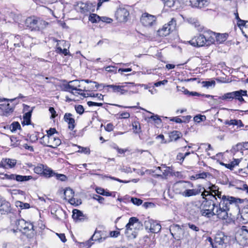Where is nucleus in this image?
Listing matches in <instances>:
<instances>
[{"mask_svg":"<svg viewBox=\"0 0 248 248\" xmlns=\"http://www.w3.org/2000/svg\"><path fill=\"white\" fill-rule=\"evenodd\" d=\"M64 199L66 200H67L70 204L75 205H78V204L79 201L78 200L74 198V192L71 188L67 187L65 189L64 191Z\"/></svg>","mask_w":248,"mask_h":248,"instance_id":"obj_12","label":"nucleus"},{"mask_svg":"<svg viewBox=\"0 0 248 248\" xmlns=\"http://www.w3.org/2000/svg\"><path fill=\"white\" fill-rule=\"evenodd\" d=\"M236 238L242 245L248 244V230L246 226H243Z\"/></svg>","mask_w":248,"mask_h":248,"instance_id":"obj_13","label":"nucleus"},{"mask_svg":"<svg viewBox=\"0 0 248 248\" xmlns=\"http://www.w3.org/2000/svg\"><path fill=\"white\" fill-rule=\"evenodd\" d=\"M215 81L214 80L211 81H204L202 82V86L207 88H209L212 86H214L215 85Z\"/></svg>","mask_w":248,"mask_h":248,"instance_id":"obj_45","label":"nucleus"},{"mask_svg":"<svg viewBox=\"0 0 248 248\" xmlns=\"http://www.w3.org/2000/svg\"><path fill=\"white\" fill-rule=\"evenodd\" d=\"M45 166L43 164H39L36 167L34 168V172L38 174H40L42 175V173H43V170L45 168Z\"/></svg>","mask_w":248,"mask_h":248,"instance_id":"obj_41","label":"nucleus"},{"mask_svg":"<svg viewBox=\"0 0 248 248\" xmlns=\"http://www.w3.org/2000/svg\"><path fill=\"white\" fill-rule=\"evenodd\" d=\"M238 123H241V120H237L235 119L231 120L230 121H226L225 122V124L229 125H237Z\"/></svg>","mask_w":248,"mask_h":248,"instance_id":"obj_52","label":"nucleus"},{"mask_svg":"<svg viewBox=\"0 0 248 248\" xmlns=\"http://www.w3.org/2000/svg\"><path fill=\"white\" fill-rule=\"evenodd\" d=\"M37 17L30 16L28 17L25 22V25L27 28L31 31H36V24Z\"/></svg>","mask_w":248,"mask_h":248,"instance_id":"obj_16","label":"nucleus"},{"mask_svg":"<svg viewBox=\"0 0 248 248\" xmlns=\"http://www.w3.org/2000/svg\"><path fill=\"white\" fill-rule=\"evenodd\" d=\"M202 192V188L198 189H186L181 193V195L185 197L196 196Z\"/></svg>","mask_w":248,"mask_h":248,"instance_id":"obj_25","label":"nucleus"},{"mask_svg":"<svg viewBox=\"0 0 248 248\" xmlns=\"http://www.w3.org/2000/svg\"><path fill=\"white\" fill-rule=\"evenodd\" d=\"M216 197H217L218 198H219L221 200V201L219 202H222L224 197H225L226 199H227L229 201V202L227 203H228L227 206L228 207V211L230 210V205L231 204H236V203H237L238 202L241 203L242 202H241L242 200L239 198H236L235 197H231V196H225V195L222 196L221 192L219 191V190H218V191H217L214 194L211 195V198H212L213 200H215L216 201L217 200Z\"/></svg>","mask_w":248,"mask_h":248,"instance_id":"obj_5","label":"nucleus"},{"mask_svg":"<svg viewBox=\"0 0 248 248\" xmlns=\"http://www.w3.org/2000/svg\"><path fill=\"white\" fill-rule=\"evenodd\" d=\"M0 175L2 179L16 180L17 182H25L33 179L31 176H23L15 174L0 173Z\"/></svg>","mask_w":248,"mask_h":248,"instance_id":"obj_7","label":"nucleus"},{"mask_svg":"<svg viewBox=\"0 0 248 248\" xmlns=\"http://www.w3.org/2000/svg\"><path fill=\"white\" fill-rule=\"evenodd\" d=\"M105 69L106 71L110 73H117V67L114 66H108L105 67Z\"/></svg>","mask_w":248,"mask_h":248,"instance_id":"obj_51","label":"nucleus"},{"mask_svg":"<svg viewBox=\"0 0 248 248\" xmlns=\"http://www.w3.org/2000/svg\"><path fill=\"white\" fill-rule=\"evenodd\" d=\"M131 202L135 205L139 206L142 203V201L137 198H132L131 199Z\"/></svg>","mask_w":248,"mask_h":248,"instance_id":"obj_54","label":"nucleus"},{"mask_svg":"<svg viewBox=\"0 0 248 248\" xmlns=\"http://www.w3.org/2000/svg\"><path fill=\"white\" fill-rule=\"evenodd\" d=\"M118 17L122 21L127 20V17L129 16V12L125 8H120L117 11Z\"/></svg>","mask_w":248,"mask_h":248,"instance_id":"obj_26","label":"nucleus"},{"mask_svg":"<svg viewBox=\"0 0 248 248\" xmlns=\"http://www.w3.org/2000/svg\"><path fill=\"white\" fill-rule=\"evenodd\" d=\"M56 177V178L58 180H60L62 181H64L66 179V176L64 174H56L55 175Z\"/></svg>","mask_w":248,"mask_h":248,"instance_id":"obj_58","label":"nucleus"},{"mask_svg":"<svg viewBox=\"0 0 248 248\" xmlns=\"http://www.w3.org/2000/svg\"><path fill=\"white\" fill-rule=\"evenodd\" d=\"M218 204V203H217L212 198H211L209 200L206 199V200H204L202 202L201 206L202 208L216 210V207Z\"/></svg>","mask_w":248,"mask_h":248,"instance_id":"obj_20","label":"nucleus"},{"mask_svg":"<svg viewBox=\"0 0 248 248\" xmlns=\"http://www.w3.org/2000/svg\"><path fill=\"white\" fill-rule=\"evenodd\" d=\"M209 174L207 172H203L201 173L196 174L194 175L191 176V179H204L207 177V175Z\"/></svg>","mask_w":248,"mask_h":248,"instance_id":"obj_37","label":"nucleus"},{"mask_svg":"<svg viewBox=\"0 0 248 248\" xmlns=\"http://www.w3.org/2000/svg\"><path fill=\"white\" fill-rule=\"evenodd\" d=\"M16 207H19L21 209H29L30 207V205L28 203H23L20 201H17L16 202Z\"/></svg>","mask_w":248,"mask_h":248,"instance_id":"obj_42","label":"nucleus"},{"mask_svg":"<svg viewBox=\"0 0 248 248\" xmlns=\"http://www.w3.org/2000/svg\"><path fill=\"white\" fill-rule=\"evenodd\" d=\"M132 126L135 133L138 134L141 132L140 124L139 123L134 122L132 123Z\"/></svg>","mask_w":248,"mask_h":248,"instance_id":"obj_44","label":"nucleus"},{"mask_svg":"<svg viewBox=\"0 0 248 248\" xmlns=\"http://www.w3.org/2000/svg\"><path fill=\"white\" fill-rule=\"evenodd\" d=\"M208 189H209V191L211 193L212 195L215 193L217 191H218L219 190V188L217 186H216L215 185H212L208 187Z\"/></svg>","mask_w":248,"mask_h":248,"instance_id":"obj_53","label":"nucleus"},{"mask_svg":"<svg viewBox=\"0 0 248 248\" xmlns=\"http://www.w3.org/2000/svg\"><path fill=\"white\" fill-rule=\"evenodd\" d=\"M72 114L70 113H66L64 114L63 119L65 122L68 124V128L70 130H73L75 126V121L73 118H72Z\"/></svg>","mask_w":248,"mask_h":248,"instance_id":"obj_24","label":"nucleus"},{"mask_svg":"<svg viewBox=\"0 0 248 248\" xmlns=\"http://www.w3.org/2000/svg\"><path fill=\"white\" fill-rule=\"evenodd\" d=\"M206 120V117L205 115H202L198 114L196 115L194 117V120L195 122L197 123H200L201 122L204 121Z\"/></svg>","mask_w":248,"mask_h":248,"instance_id":"obj_47","label":"nucleus"},{"mask_svg":"<svg viewBox=\"0 0 248 248\" xmlns=\"http://www.w3.org/2000/svg\"><path fill=\"white\" fill-rule=\"evenodd\" d=\"M229 202V201L226 199L224 197L222 202L218 203L216 210L202 208L200 211L201 214L202 216L207 218H210L214 216H216L219 219H227L229 217L228 207L227 206V203Z\"/></svg>","mask_w":248,"mask_h":248,"instance_id":"obj_1","label":"nucleus"},{"mask_svg":"<svg viewBox=\"0 0 248 248\" xmlns=\"http://www.w3.org/2000/svg\"><path fill=\"white\" fill-rule=\"evenodd\" d=\"M55 175V173L49 168L45 166L43 170V173L42 175L46 177L49 178Z\"/></svg>","mask_w":248,"mask_h":248,"instance_id":"obj_30","label":"nucleus"},{"mask_svg":"<svg viewBox=\"0 0 248 248\" xmlns=\"http://www.w3.org/2000/svg\"><path fill=\"white\" fill-rule=\"evenodd\" d=\"M108 237V234L105 232L95 231L92 237L87 242L89 247H90L93 243L91 241H98L99 243L102 242Z\"/></svg>","mask_w":248,"mask_h":248,"instance_id":"obj_9","label":"nucleus"},{"mask_svg":"<svg viewBox=\"0 0 248 248\" xmlns=\"http://www.w3.org/2000/svg\"><path fill=\"white\" fill-rule=\"evenodd\" d=\"M228 37V34L227 33H217V34L215 33V38H216L217 41L219 44L227 40Z\"/></svg>","mask_w":248,"mask_h":248,"instance_id":"obj_32","label":"nucleus"},{"mask_svg":"<svg viewBox=\"0 0 248 248\" xmlns=\"http://www.w3.org/2000/svg\"><path fill=\"white\" fill-rule=\"evenodd\" d=\"M120 235V232L117 231H111L109 232V235L112 237H117Z\"/></svg>","mask_w":248,"mask_h":248,"instance_id":"obj_62","label":"nucleus"},{"mask_svg":"<svg viewBox=\"0 0 248 248\" xmlns=\"http://www.w3.org/2000/svg\"><path fill=\"white\" fill-rule=\"evenodd\" d=\"M159 171L158 173L155 174L156 177H160L162 178L166 179L170 173L169 168L164 166L162 167H158L156 168V170Z\"/></svg>","mask_w":248,"mask_h":248,"instance_id":"obj_18","label":"nucleus"},{"mask_svg":"<svg viewBox=\"0 0 248 248\" xmlns=\"http://www.w3.org/2000/svg\"><path fill=\"white\" fill-rule=\"evenodd\" d=\"M139 219L135 217H130L129 219L128 223L125 226V233L127 237H131L133 235L134 231L133 229L135 228V224L140 223Z\"/></svg>","mask_w":248,"mask_h":248,"instance_id":"obj_10","label":"nucleus"},{"mask_svg":"<svg viewBox=\"0 0 248 248\" xmlns=\"http://www.w3.org/2000/svg\"><path fill=\"white\" fill-rule=\"evenodd\" d=\"M190 3L192 7L200 9L208 5L207 0H190Z\"/></svg>","mask_w":248,"mask_h":248,"instance_id":"obj_23","label":"nucleus"},{"mask_svg":"<svg viewBox=\"0 0 248 248\" xmlns=\"http://www.w3.org/2000/svg\"><path fill=\"white\" fill-rule=\"evenodd\" d=\"M168 82V80L166 79L163 80L162 81H160L157 82H155L154 84V85L156 87H158L161 86V85H165Z\"/></svg>","mask_w":248,"mask_h":248,"instance_id":"obj_63","label":"nucleus"},{"mask_svg":"<svg viewBox=\"0 0 248 248\" xmlns=\"http://www.w3.org/2000/svg\"><path fill=\"white\" fill-rule=\"evenodd\" d=\"M176 28V20L172 18L167 24H165L161 29L157 31V34L160 36H166L170 32L174 31Z\"/></svg>","mask_w":248,"mask_h":248,"instance_id":"obj_4","label":"nucleus"},{"mask_svg":"<svg viewBox=\"0 0 248 248\" xmlns=\"http://www.w3.org/2000/svg\"><path fill=\"white\" fill-rule=\"evenodd\" d=\"M114 126L111 123H109L105 126V129L108 132H110L113 130Z\"/></svg>","mask_w":248,"mask_h":248,"instance_id":"obj_60","label":"nucleus"},{"mask_svg":"<svg viewBox=\"0 0 248 248\" xmlns=\"http://www.w3.org/2000/svg\"><path fill=\"white\" fill-rule=\"evenodd\" d=\"M95 6V3L93 4L89 2L86 3L80 2L78 4L80 12L82 14L94 11Z\"/></svg>","mask_w":248,"mask_h":248,"instance_id":"obj_14","label":"nucleus"},{"mask_svg":"<svg viewBox=\"0 0 248 248\" xmlns=\"http://www.w3.org/2000/svg\"><path fill=\"white\" fill-rule=\"evenodd\" d=\"M80 81L78 80H74L69 82L68 84L64 85V91L72 93L70 90H76L79 91H82V90L78 88V86H79V83H80Z\"/></svg>","mask_w":248,"mask_h":248,"instance_id":"obj_17","label":"nucleus"},{"mask_svg":"<svg viewBox=\"0 0 248 248\" xmlns=\"http://www.w3.org/2000/svg\"><path fill=\"white\" fill-rule=\"evenodd\" d=\"M182 136V133L178 131H173L169 135L170 141H176Z\"/></svg>","mask_w":248,"mask_h":248,"instance_id":"obj_31","label":"nucleus"},{"mask_svg":"<svg viewBox=\"0 0 248 248\" xmlns=\"http://www.w3.org/2000/svg\"><path fill=\"white\" fill-rule=\"evenodd\" d=\"M6 166L8 168H13L16 165L17 161L15 159L4 158Z\"/></svg>","mask_w":248,"mask_h":248,"instance_id":"obj_35","label":"nucleus"},{"mask_svg":"<svg viewBox=\"0 0 248 248\" xmlns=\"http://www.w3.org/2000/svg\"><path fill=\"white\" fill-rule=\"evenodd\" d=\"M56 52L59 54H63L65 56L68 54L69 51L66 48L62 49L61 47H57Z\"/></svg>","mask_w":248,"mask_h":248,"instance_id":"obj_50","label":"nucleus"},{"mask_svg":"<svg viewBox=\"0 0 248 248\" xmlns=\"http://www.w3.org/2000/svg\"><path fill=\"white\" fill-rule=\"evenodd\" d=\"M87 104L89 107L92 106H98L101 107L103 105L102 103H96L92 101H88Z\"/></svg>","mask_w":248,"mask_h":248,"instance_id":"obj_59","label":"nucleus"},{"mask_svg":"<svg viewBox=\"0 0 248 248\" xmlns=\"http://www.w3.org/2000/svg\"><path fill=\"white\" fill-rule=\"evenodd\" d=\"M144 225L146 230H149L152 233H157L161 229V225L156 221L152 219L145 220Z\"/></svg>","mask_w":248,"mask_h":248,"instance_id":"obj_8","label":"nucleus"},{"mask_svg":"<svg viewBox=\"0 0 248 248\" xmlns=\"http://www.w3.org/2000/svg\"><path fill=\"white\" fill-rule=\"evenodd\" d=\"M233 98L238 100L239 97L241 96H247V91L246 90H240L239 91L232 92Z\"/></svg>","mask_w":248,"mask_h":248,"instance_id":"obj_33","label":"nucleus"},{"mask_svg":"<svg viewBox=\"0 0 248 248\" xmlns=\"http://www.w3.org/2000/svg\"><path fill=\"white\" fill-rule=\"evenodd\" d=\"M81 82L85 81L86 83L92 82L93 83L95 84V87L96 89H97L99 86H102L103 87H105V86L103 85V84H99L97 82H96L95 81L92 82V81L89 80L88 79L81 80Z\"/></svg>","mask_w":248,"mask_h":248,"instance_id":"obj_56","label":"nucleus"},{"mask_svg":"<svg viewBox=\"0 0 248 248\" xmlns=\"http://www.w3.org/2000/svg\"><path fill=\"white\" fill-rule=\"evenodd\" d=\"M75 146H77L79 150L78 151V152L81 153H84L85 154H90V149L87 147H83L80 146H77L75 145Z\"/></svg>","mask_w":248,"mask_h":248,"instance_id":"obj_49","label":"nucleus"},{"mask_svg":"<svg viewBox=\"0 0 248 248\" xmlns=\"http://www.w3.org/2000/svg\"><path fill=\"white\" fill-rule=\"evenodd\" d=\"M11 211V204L10 202L0 197V214H7Z\"/></svg>","mask_w":248,"mask_h":248,"instance_id":"obj_15","label":"nucleus"},{"mask_svg":"<svg viewBox=\"0 0 248 248\" xmlns=\"http://www.w3.org/2000/svg\"><path fill=\"white\" fill-rule=\"evenodd\" d=\"M188 227L192 230L195 231V232H198L199 231V228L194 224H193L191 223H188L186 224Z\"/></svg>","mask_w":248,"mask_h":248,"instance_id":"obj_57","label":"nucleus"},{"mask_svg":"<svg viewBox=\"0 0 248 248\" xmlns=\"http://www.w3.org/2000/svg\"><path fill=\"white\" fill-rule=\"evenodd\" d=\"M48 147L55 148L61 144V140L53 135H49L48 138Z\"/></svg>","mask_w":248,"mask_h":248,"instance_id":"obj_22","label":"nucleus"},{"mask_svg":"<svg viewBox=\"0 0 248 248\" xmlns=\"http://www.w3.org/2000/svg\"><path fill=\"white\" fill-rule=\"evenodd\" d=\"M75 108L76 111L79 114H82L83 113V112L84 111V109L82 105H76V106H75Z\"/></svg>","mask_w":248,"mask_h":248,"instance_id":"obj_55","label":"nucleus"},{"mask_svg":"<svg viewBox=\"0 0 248 248\" xmlns=\"http://www.w3.org/2000/svg\"><path fill=\"white\" fill-rule=\"evenodd\" d=\"M48 25V23L47 22L40 19V18L37 17L36 31H39L44 29Z\"/></svg>","mask_w":248,"mask_h":248,"instance_id":"obj_29","label":"nucleus"},{"mask_svg":"<svg viewBox=\"0 0 248 248\" xmlns=\"http://www.w3.org/2000/svg\"><path fill=\"white\" fill-rule=\"evenodd\" d=\"M107 87L111 88L113 92L120 93L121 94H124L127 92V90L124 89V86L108 85Z\"/></svg>","mask_w":248,"mask_h":248,"instance_id":"obj_28","label":"nucleus"},{"mask_svg":"<svg viewBox=\"0 0 248 248\" xmlns=\"http://www.w3.org/2000/svg\"><path fill=\"white\" fill-rule=\"evenodd\" d=\"M215 242L219 245L225 244L228 241V237L224 233H219L217 235L215 239Z\"/></svg>","mask_w":248,"mask_h":248,"instance_id":"obj_27","label":"nucleus"},{"mask_svg":"<svg viewBox=\"0 0 248 248\" xmlns=\"http://www.w3.org/2000/svg\"><path fill=\"white\" fill-rule=\"evenodd\" d=\"M156 19V18L155 16L144 13L142 14L140 18V22L144 26H151L155 23Z\"/></svg>","mask_w":248,"mask_h":248,"instance_id":"obj_11","label":"nucleus"},{"mask_svg":"<svg viewBox=\"0 0 248 248\" xmlns=\"http://www.w3.org/2000/svg\"><path fill=\"white\" fill-rule=\"evenodd\" d=\"M100 16L95 14H92L89 17V20L92 23H96L100 20Z\"/></svg>","mask_w":248,"mask_h":248,"instance_id":"obj_40","label":"nucleus"},{"mask_svg":"<svg viewBox=\"0 0 248 248\" xmlns=\"http://www.w3.org/2000/svg\"><path fill=\"white\" fill-rule=\"evenodd\" d=\"M215 32L210 30H205L202 33L195 36L189 43L194 46H209L215 42Z\"/></svg>","mask_w":248,"mask_h":248,"instance_id":"obj_2","label":"nucleus"},{"mask_svg":"<svg viewBox=\"0 0 248 248\" xmlns=\"http://www.w3.org/2000/svg\"><path fill=\"white\" fill-rule=\"evenodd\" d=\"M72 217L76 222L83 221L87 218L86 216L81 211L78 209L73 210Z\"/></svg>","mask_w":248,"mask_h":248,"instance_id":"obj_21","label":"nucleus"},{"mask_svg":"<svg viewBox=\"0 0 248 248\" xmlns=\"http://www.w3.org/2000/svg\"><path fill=\"white\" fill-rule=\"evenodd\" d=\"M0 109L2 111V115L9 116L14 111V108L11 106L10 104H0Z\"/></svg>","mask_w":248,"mask_h":248,"instance_id":"obj_19","label":"nucleus"},{"mask_svg":"<svg viewBox=\"0 0 248 248\" xmlns=\"http://www.w3.org/2000/svg\"><path fill=\"white\" fill-rule=\"evenodd\" d=\"M170 231L173 237L177 240H180L186 238L188 236V233L177 224H172L170 227Z\"/></svg>","mask_w":248,"mask_h":248,"instance_id":"obj_3","label":"nucleus"},{"mask_svg":"<svg viewBox=\"0 0 248 248\" xmlns=\"http://www.w3.org/2000/svg\"><path fill=\"white\" fill-rule=\"evenodd\" d=\"M237 24L240 28L242 27H245L248 30V21H246L240 19L237 20Z\"/></svg>","mask_w":248,"mask_h":248,"instance_id":"obj_46","label":"nucleus"},{"mask_svg":"<svg viewBox=\"0 0 248 248\" xmlns=\"http://www.w3.org/2000/svg\"><path fill=\"white\" fill-rule=\"evenodd\" d=\"M16 225L17 230L20 231H24V232H26L29 230L35 231L37 229L36 226L32 223L26 222L23 219H17L16 221Z\"/></svg>","mask_w":248,"mask_h":248,"instance_id":"obj_6","label":"nucleus"},{"mask_svg":"<svg viewBox=\"0 0 248 248\" xmlns=\"http://www.w3.org/2000/svg\"><path fill=\"white\" fill-rule=\"evenodd\" d=\"M11 142L13 143L12 145L15 147L19 145V143H17L18 140H16V138L14 137H12L11 138Z\"/></svg>","mask_w":248,"mask_h":248,"instance_id":"obj_64","label":"nucleus"},{"mask_svg":"<svg viewBox=\"0 0 248 248\" xmlns=\"http://www.w3.org/2000/svg\"><path fill=\"white\" fill-rule=\"evenodd\" d=\"M21 126L19 123L17 122H13L10 126V128L12 132L16 131V130L20 129Z\"/></svg>","mask_w":248,"mask_h":248,"instance_id":"obj_43","label":"nucleus"},{"mask_svg":"<svg viewBox=\"0 0 248 248\" xmlns=\"http://www.w3.org/2000/svg\"><path fill=\"white\" fill-rule=\"evenodd\" d=\"M198 187H199V188H202V190H203V191L202 193V198L204 199V200H206V199H207L206 198L207 196H209L208 200L211 199V195H212V194H211V193L210 192V191L209 190H205L204 188L202 187V186L200 185H199L198 186Z\"/></svg>","mask_w":248,"mask_h":248,"instance_id":"obj_38","label":"nucleus"},{"mask_svg":"<svg viewBox=\"0 0 248 248\" xmlns=\"http://www.w3.org/2000/svg\"><path fill=\"white\" fill-rule=\"evenodd\" d=\"M31 111L26 112L23 115V121L22 122L23 125H29L31 123Z\"/></svg>","mask_w":248,"mask_h":248,"instance_id":"obj_34","label":"nucleus"},{"mask_svg":"<svg viewBox=\"0 0 248 248\" xmlns=\"http://www.w3.org/2000/svg\"><path fill=\"white\" fill-rule=\"evenodd\" d=\"M218 99L228 101H231L233 99L232 92L226 93L222 96L218 97Z\"/></svg>","mask_w":248,"mask_h":248,"instance_id":"obj_36","label":"nucleus"},{"mask_svg":"<svg viewBox=\"0 0 248 248\" xmlns=\"http://www.w3.org/2000/svg\"><path fill=\"white\" fill-rule=\"evenodd\" d=\"M93 199H95L100 203H102L104 201V198L99 195H95L93 197Z\"/></svg>","mask_w":248,"mask_h":248,"instance_id":"obj_61","label":"nucleus"},{"mask_svg":"<svg viewBox=\"0 0 248 248\" xmlns=\"http://www.w3.org/2000/svg\"><path fill=\"white\" fill-rule=\"evenodd\" d=\"M48 136H44L42 138L40 139V143L43 145L44 146L48 147Z\"/></svg>","mask_w":248,"mask_h":248,"instance_id":"obj_48","label":"nucleus"},{"mask_svg":"<svg viewBox=\"0 0 248 248\" xmlns=\"http://www.w3.org/2000/svg\"><path fill=\"white\" fill-rule=\"evenodd\" d=\"M162 0L164 3V4L169 7H173L174 5V4L176 1V0ZM177 1L179 3H180L182 1V0H177Z\"/></svg>","mask_w":248,"mask_h":248,"instance_id":"obj_39","label":"nucleus"}]
</instances>
